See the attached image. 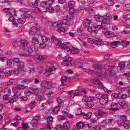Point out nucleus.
Instances as JSON below:
<instances>
[{"label":"nucleus","mask_w":130,"mask_h":130,"mask_svg":"<svg viewBox=\"0 0 130 130\" xmlns=\"http://www.w3.org/2000/svg\"><path fill=\"white\" fill-rule=\"evenodd\" d=\"M70 24L69 22L66 19H63L59 23L57 22L53 23L52 24V26L53 27L57 28V31L60 33L61 34H63L65 31V30L64 27H68Z\"/></svg>","instance_id":"nucleus-1"},{"label":"nucleus","mask_w":130,"mask_h":130,"mask_svg":"<svg viewBox=\"0 0 130 130\" xmlns=\"http://www.w3.org/2000/svg\"><path fill=\"white\" fill-rule=\"evenodd\" d=\"M94 98L93 97H87L86 96H84L82 99L83 103L86 106L91 108L94 106Z\"/></svg>","instance_id":"nucleus-2"},{"label":"nucleus","mask_w":130,"mask_h":130,"mask_svg":"<svg viewBox=\"0 0 130 130\" xmlns=\"http://www.w3.org/2000/svg\"><path fill=\"white\" fill-rule=\"evenodd\" d=\"M115 66H110L107 65H103V66H102L101 65H100L98 64H95L93 66V69H101L102 68L105 69L107 71H106L105 72L107 71L110 74V73L111 72V71L114 68V67Z\"/></svg>","instance_id":"nucleus-3"},{"label":"nucleus","mask_w":130,"mask_h":130,"mask_svg":"<svg viewBox=\"0 0 130 130\" xmlns=\"http://www.w3.org/2000/svg\"><path fill=\"white\" fill-rule=\"evenodd\" d=\"M53 64L52 63L48 62L47 64V68L46 69V71L44 73L43 75L45 77L48 76L51 73V72L54 70Z\"/></svg>","instance_id":"nucleus-4"},{"label":"nucleus","mask_w":130,"mask_h":130,"mask_svg":"<svg viewBox=\"0 0 130 130\" xmlns=\"http://www.w3.org/2000/svg\"><path fill=\"white\" fill-rule=\"evenodd\" d=\"M112 18V17L107 14L103 18L101 24L104 26L105 25L108 24L109 23L110 21Z\"/></svg>","instance_id":"nucleus-5"},{"label":"nucleus","mask_w":130,"mask_h":130,"mask_svg":"<svg viewBox=\"0 0 130 130\" xmlns=\"http://www.w3.org/2000/svg\"><path fill=\"white\" fill-rule=\"evenodd\" d=\"M95 84H96L97 87L98 88L102 89L105 92L107 91V89L103 85L102 83L98 79H95L94 81Z\"/></svg>","instance_id":"nucleus-6"},{"label":"nucleus","mask_w":130,"mask_h":130,"mask_svg":"<svg viewBox=\"0 0 130 130\" xmlns=\"http://www.w3.org/2000/svg\"><path fill=\"white\" fill-rule=\"evenodd\" d=\"M21 63H23V66H24V62L22 61H20L19 59L18 58H15L13 60L12 67L14 68L17 66H20Z\"/></svg>","instance_id":"nucleus-7"},{"label":"nucleus","mask_w":130,"mask_h":130,"mask_svg":"<svg viewBox=\"0 0 130 130\" xmlns=\"http://www.w3.org/2000/svg\"><path fill=\"white\" fill-rule=\"evenodd\" d=\"M108 95L107 94L103 95L100 99L99 102L100 104L103 105L106 104L108 102Z\"/></svg>","instance_id":"nucleus-8"},{"label":"nucleus","mask_w":130,"mask_h":130,"mask_svg":"<svg viewBox=\"0 0 130 130\" xmlns=\"http://www.w3.org/2000/svg\"><path fill=\"white\" fill-rule=\"evenodd\" d=\"M72 61V58L68 56L66 59L63 61L62 62V64L63 66H71L72 65L71 63Z\"/></svg>","instance_id":"nucleus-9"},{"label":"nucleus","mask_w":130,"mask_h":130,"mask_svg":"<svg viewBox=\"0 0 130 130\" xmlns=\"http://www.w3.org/2000/svg\"><path fill=\"white\" fill-rule=\"evenodd\" d=\"M30 16V14L27 13V15L25 16V15H21V18H20L17 20V22L20 25L24 24L26 20L25 18L28 17Z\"/></svg>","instance_id":"nucleus-10"},{"label":"nucleus","mask_w":130,"mask_h":130,"mask_svg":"<svg viewBox=\"0 0 130 130\" xmlns=\"http://www.w3.org/2000/svg\"><path fill=\"white\" fill-rule=\"evenodd\" d=\"M20 64V66H17L18 67L17 69L13 70V72L14 74H18L20 72L24 70L23 68L24 66H23V63H21Z\"/></svg>","instance_id":"nucleus-11"},{"label":"nucleus","mask_w":130,"mask_h":130,"mask_svg":"<svg viewBox=\"0 0 130 130\" xmlns=\"http://www.w3.org/2000/svg\"><path fill=\"white\" fill-rule=\"evenodd\" d=\"M60 80L62 84L63 85H66L69 83V78L66 76H62Z\"/></svg>","instance_id":"nucleus-12"},{"label":"nucleus","mask_w":130,"mask_h":130,"mask_svg":"<svg viewBox=\"0 0 130 130\" xmlns=\"http://www.w3.org/2000/svg\"><path fill=\"white\" fill-rule=\"evenodd\" d=\"M15 96H13L12 98H9L7 95H5L3 96V99L5 100H7L8 101L7 103H9L10 104H12L14 101V98Z\"/></svg>","instance_id":"nucleus-13"},{"label":"nucleus","mask_w":130,"mask_h":130,"mask_svg":"<svg viewBox=\"0 0 130 130\" xmlns=\"http://www.w3.org/2000/svg\"><path fill=\"white\" fill-rule=\"evenodd\" d=\"M93 23L91 22L90 20L86 19H84L83 21V25L84 27L87 28L89 26H91Z\"/></svg>","instance_id":"nucleus-14"},{"label":"nucleus","mask_w":130,"mask_h":130,"mask_svg":"<svg viewBox=\"0 0 130 130\" xmlns=\"http://www.w3.org/2000/svg\"><path fill=\"white\" fill-rule=\"evenodd\" d=\"M89 43L91 44L94 43L96 45H100L102 42L100 39L96 40H94L92 39H89L88 40Z\"/></svg>","instance_id":"nucleus-15"},{"label":"nucleus","mask_w":130,"mask_h":130,"mask_svg":"<svg viewBox=\"0 0 130 130\" xmlns=\"http://www.w3.org/2000/svg\"><path fill=\"white\" fill-rule=\"evenodd\" d=\"M26 51L29 54L25 53H22L19 54V55L24 56H31L30 54H31L33 51V50L30 47H28L26 49Z\"/></svg>","instance_id":"nucleus-16"},{"label":"nucleus","mask_w":130,"mask_h":130,"mask_svg":"<svg viewBox=\"0 0 130 130\" xmlns=\"http://www.w3.org/2000/svg\"><path fill=\"white\" fill-rule=\"evenodd\" d=\"M110 105L111 108L109 109L113 110H117L119 109L120 108L117 104L112 102Z\"/></svg>","instance_id":"nucleus-17"},{"label":"nucleus","mask_w":130,"mask_h":130,"mask_svg":"<svg viewBox=\"0 0 130 130\" xmlns=\"http://www.w3.org/2000/svg\"><path fill=\"white\" fill-rule=\"evenodd\" d=\"M21 45L20 47L22 49H24L28 44L27 41L24 39H21L20 40Z\"/></svg>","instance_id":"nucleus-18"},{"label":"nucleus","mask_w":130,"mask_h":130,"mask_svg":"<svg viewBox=\"0 0 130 130\" xmlns=\"http://www.w3.org/2000/svg\"><path fill=\"white\" fill-rule=\"evenodd\" d=\"M48 5L46 2H43L41 3L40 6L42 8L41 9L42 12H45V10L47 7Z\"/></svg>","instance_id":"nucleus-19"},{"label":"nucleus","mask_w":130,"mask_h":130,"mask_svg":"<svg viewBox=\"0 0 130 130\" xmlns=\"http://www.w3.org/2000/svg\"><path fill=\"white\" fill-rule=\"evenodd\" d=\"M93 122L92 123H90L88 124H86L85 127H88L90 130H97L98 127L95 126L93 124Z\"/></svg>","instance_id":"nucleus-20"},{"label":"nucleus","mask_w":130,"mask_h":130,"mask_svg":"<svg viewBox=\"0 0 130 130\" xmlns=\"http://www.w3.org/2000/svg\"><path fill=\"white\" fill-rule=\"evenodd\" d=\"M105 36L108 38H111L113 37H116L117 36L110 31H107L105 33Z\"/></svg>","instance_id":"nucleus-21"},{"label":"nucleus","mask_w":130,"mask_h":130,"mask_svg":"<svg viewBox=\"0 0 130 130\" xmlns=\"http://www.w3.org/2000/svg\"><path fill=\"white\" fill-rule=\"evenodd\" d=\"M33 79L31 78H29L25 79L24 80L21 81L22 84L25 83L26 84H28L29 83L32 82Z\"/></svg>","instance_id":"nucleus-22"},{"label":"nucleus","mask_w":130,"mask_h":130,"mask_svg":"<svg viewBox=\"0 0 130 130\" xmlns=\"http://www.w3.org/2000/svg\"><path fill=\"white\" fill-rule=\"evenodd\" d=\"M88 28L87 30L88 31L90 32H91L92 33H96V30H95V28H94V27L93 26V24H92L91 26H89L88 27Z\"/></svg>","instance_id":"nucleus-23"},{"label":"nucleus","mask_w":130,"mask_h":130,"mask_svg":"<svg viewBox=\"0 0 130 130\" xmlns=\"http://www.w3.org/2000/svg\"><path fill=\"white\" fill-rule=\"evenodd\" d=\"M107 112L106 111V110L104 108L99 109L98 110V115L99 116H101L103 114H107Z\"/></svg>","instance_id":"nucleus-24"},{"label":"nucleus","mask_w":130,"mask_h":130,"mask_svg":"<svg viewBox=\"0 0 130 130\" xmlns=\"http://www.w3.org/2000/svg\"><path fill=\"white\" fill-rule=\"evenodd\" d=\"M49 83L46 81H44L42 82L41 86L42 88L44 90L45 89L47 88L48 85H49Z\"/></svg>","instance_id":"nucleus-25"},{"label":"nucleus","mask_w":130,"mask_h":130,"mask_svg":"<svg viewBox=\"0 0 130 130\" xmlns=\"http://www.w3.org/2000/svg\"><path fill=\"white\" fill-rule=\"evenodd\" d=\"M120 44V42L118 41H115L111 43L110 45V47L113 48H115L117 46V45Z\"/></svg>","instance_id":"nucleus-26"},{"label":"nucleus","mask_w":130,"mask_h":130,"mask_svg":"<svg viewBox=\"0 0 130 130\" xmlns=\"http://www.w3.org/2000/svg\"><path fill=\"white\" fill-rule=\"evenodd\" d=\"M30 89L32 93L35 94H38L40 91L39 89L37 88L31 87Z\"/></svg>","instance_id":"nucleus-27"},{"label":"nucleus","mask_w":130,"mask_h":130,"mask_svg":"<svg viewBox=\"0 0 130 130\" xmlns=\"http://www.w3.org/2000/svg\"><path fill=\"white\" fill-rule=\"evenodd\" d=\"M86 124H87L84 125V124L83 122H77L76 124V125L77 128L78 129L81 128L83 127H85Z\"/></svg>","instance_id":"nucleus-28"},{"label":"nucleus","mask_w":130,"mask_h":130,"mask_svg":"<svg viewBox=\"0 0 130 130\" xmlns=\"http://www.w3.org/2000/svg\"><path fill=\"white\" fill-rule=\"evenodd\" d=\"M92 115L91 113L89 112L84 115L83 117L84 119L88 120L91 118Z\"/></svg>","instance_id":"nucleus-29"},{"label":"nucleus","mask_w":130,"mask_h":130,"mask_svg":"<svg viewBox=\"0 0 130 130\" xmlns=\"http://www.w3.org/2000/svg\"><path fill=\"white\" fill-rule=\"evenodd\" d=\"M31 41L32 44L33 45L38 44L39 43L38 39L35 37L32 38Z\"/></svg>","instance_id":"nucleus-30"},{"label":"nucleus","mask_w":130,"mask_h":130,"mask_svg":"<svg viewBox=\"0 0 130 130\" xmlns=\"http://www.w3.org/2000/svg\"><path fill=\"white\" fill-rule=\"evenodd\" d=\"M2 51L0 49V60L2 62L4 61V60L6 59L5 58V55H6V54H1L2 53Z\"/></svg>","instance_id":"nucleus-31"},{"label":"nucleus","mask_w":130,"mask_h":130,"mask_svg":"<svg viewBox=\"0 0 130 130\" xmlns=\"http://www.w3.org/2000/svg\"><path fill=\"white\" fill-rule=\"evenodd\" d=\"M94 18L97 22L102 21L103 18L99 15H96L94 16Z\"/></svg>","instance_id":"nucleus-32"},{"label":"nucleus","mask_w":130,"mask_h":130,"mask_svg":"<svg viewBox=\"0 0 130 130\" xmlns=\"http://www.w3.org/2000/svg\"><path fill=\"white\" fill-rule=\"evenodd\" d=\"M60 108V105H59L55 107L53 110V113L55 114L57 113Z\"/></svg>","instance_id":"nucleus-33"},{"label":"nucleus","mask_w":130,"mask_h":130,"mask_svg":"<svg viewBox=\"0 0 130 130\" xmlns=\"http://www.w3.org/2000/svg\"><path fill=\"white\" fill-rule=\"evenodd\" d=\"M36 31V27L34 26L31 27L29 30V33L31 35H34L35 34Z\"/></svg>","instance_id":"nucleus-34"},{"label":"nucleus","mask_w":130,"mask_h":130,"mask_svg":"<svg viewBox=\"0 0 130 130\" xmlns=\"http://www.w3.org/2000/svg\"><path fill=\"white\" fill-rule=\"evenodd\" d=\"M20 10L22 12H24L25 13L23 14L22 15H25V16H27V13H29L30 14V15H31V14H30L29 13H28L29 12V9H27L25 8H21Z\"/></svg>","instance_id":"nucleus-35"},{"label":"nucleus","mask_w":130,"mask_h":130,"mask_svg":"<svg viewBox=\"0 0 130 130\" xmlns=\"http://www.w3.org/2000/svg\"><path fill=\"white\" fill-rule=\"evenodd\" d=\"M63 128L66 130H68L70 127L69 122H64L63 124Z\"/></svg>","instance_id":"nucleus-36"},{"label":"nucleus","mask_w":130,"mask_h":130,"mask_svg":"<svg viewBox=\"0 0 130 130\" xmlns=\"http://www.w3.org/2000/svg\"><path fill=\"white\" fill-rule=\"evenodd\" d=\"M75 6V3L73 1H69L68 3V6L70 8H73Z\"/></svg>","instance_id":"nucleus-37"},{"label":"nucleus","mask_w":130,"mask_h":130,"mask_svg":"<svg viewBox=\"0 0 130 130\" xmlns=\"http://www.w3.org/2000/svg\"><path fill=\"white\" fill-rule=\"evenodd\" d=\"M57 46H59L61 48L64 49L66 48L67 46L66 44L61 43L59 42L58 43Z\"/></svg>","instance_id":"nucleus-38"},{"label":"nucleus","mask_w":130,"mask_h":130,"mask_svg":"<svg viewBox=\"0 0 130 130\" xmlns=\"http://www.w3.org/2000/svg\"><path fill=\"white\" fill-rule=\"evenodd\" d=\"M120 118L121 119L120 121L122 122H125L127 121V117L125 115H123L120 116Z\"/></svg>","instance_id":"nucleus-39"},{"label":"nucleus","mask_w":130,"mask_h":130,"mask_svg":"<svg viewBox=\"0 0 130 130\" xmlns=\"http://www.w3.org/2000/svg\"><path fill=\"white\" fill-rule=\"evenodd\" d=\"M119 104L121 107L124 108H125L127 106V104L125 101L119 102Z\"/></svg>","instance_id":"nucleus-40"},{"label":"nucleus","mask_w":130,"mask_h":130,"mask_svg":"<svg viewBox=\"0 0 130 130\" xmlns=\"http://www.w3.org/2000/svg\"><path fill=\"white\" fill-rule=\"evenodd\" d=\"M77 112L75 114V115L76 116L82 115H83L85 113L84 112H82V110L79 108H78L77 109Z\"/></svg>","instance_id":"nucleus-41"},{"label":"nucleus","mask_w":130,"mask_h":130,"mask_svg":"<svg viewBox=\"0 0 130 130\" xmlns=\"http://www.w3.org/2000/svg\"><path fill=\"white\" fill-rule=\"evenodd\" d=\"M4 12H6L9 14L12 15V13L11 12V10L9 8H4L3 9Z\"/></svg>","instance_id":"nucleus-42"},{"label":"nucleus","mask_w":130,"mask_h":130,"mask_svg":"<svg viewBox=\"0 0 130 130\" xmlns=\"http://www.w3.org/2000/svg\"><path fill=\"white\" fill-rule=\"evenodd\" d=\"M74 92V94H75V96H80L82 95V94L81 93L80 91V89L79 90L77 89Z\"/></svg>","instance_id":"nucleus-43"},{"label":"nucleus","mask_w":130,"mask_h":130,"mask_svg":"<svg viewBox=\"0 0 130 130\" xmlns=\"http://www.w3.org/2000/svg\"><path fill=\"white\" fill-rule=\"evenodd\" d=\"M32 10L34 12H40L41 11L40 9L36 6L32 7Z\"/></svg>","instance_id":"nucleus-44"},{"label":"nucleus","mask_w":130,"mask_h":130,"mask_svg":"<svg viewBox=\"0 0 130 130\" xmlns=\"http://www.w3.org/2000/svg\"><path fill=\"white\" fill-rule=\"evenodd\" d=\"M51 40L53 42H54L56 44H58V40L54 36H52L51 37Z\"/></svg>","instance_id":"nucleus-45"},{"label":"nucleus","mask_w":130,"mask_h":130,"mask_svg":"<svg viewBox=\"0 0 130 130\" xmlns=\"http://www.w3.org/2000/svg\"><path fill=\"white\" fill-rule=\"evenodd\" d=\"M54 9L50 5H48L45 10V11H47L48 12H51L53 11Z\"/></svg>","instance_id":"nucleus-46"},{"label":"nucleus","mask_w":130,"mask_h":130,"mask_svg":"<svg viewBox=\"0 0 130 130\" xmlns=\"http://www.w3.org/2000/svg\"><path fill=\"white\" fill-rule=\"evenodd\" d=\"M79 49L77 48H74L73 47L72 49H71V52L74 54H76L78 53L80 51Z\"/></svg>","instance_id":"nucleus-47"},{"label":"nucleus","mask_w":130,"mask_h":130,"mask_svg":"<svg viewBox=\"0 0 130 130\" xmlns=\"http://www.w3.org/2000/svg\"><path fill=\"white\" fill-rule=\"evenodd\" d=\"M17 88L19 90H22L25 89L26 86L22 85H18L17 86Z\"/></svg>","instance_id":"nucleus-48"},{"label":"nucleus","mask_w":130,"mask_h":130,"mask_svg":"<svg viewBox=\"0 0 130 130\" xmlns=\"http://www.w3.org/2000/svg\"><path fill=\"white\" fill-rule=\"evenodd\" d=\"M44 93L47 95L51 94L52 92V91L48 87L44 89Z\"/></svg>","instance_id":"nucleus-49"},{"label":"nucleus","mask_w":130,"mask_h":130,"mask_svg":"<svg viewBox=\"0 0 130 130\" xmlns=\"http://www.w3.org/2000/svg\"><path fill=\"white\" fill-rule=\"evenodd\" d=\"M66 19L67 20L70 21L73 18V16L71 14L69 13H68L66 16Z\"/></svg>","instance_id":"nucleus-50"},{"label":"nucleus","mask_w":130,"mask_h":130,"mask_svg":"<svg viewBox=\"0 0 130 130\" xmlns=\"http://www.w3.org/2000/svg\"><path fill=\"white\" fill-rule=\"evenodd\" d=\"M123 9L125 11H127L130 10V4L125 5L123 7Z\"/></svg>","instance_id":"nucleus-51"},{"label":"nucleus","mask_w":130,"mask_h":130,"mask_svg":"<svg viewBox=\"0 0 130 130\" xmlns=\"http://www.w3.org/2000/svg\"><path fill=\"white\" fill-rule=\"evenodd\" d=\"M80 91L82 94V95L87 94L88 92V91L84 88H82L81 89H80Z\"/></svg>","instance_id":"nucleus-52"},{"label":"nucleus","mask_w":130,"mask_h":130,"mask_svg":"<svg viewBox=\"0 0 130 130\" xmlns=\"http://www.w3.org/2000/svg\"><path fill=\"white\" fill-rule=\"evenodd\" d=\"M123 127L126 129H127L130 127V122H125L123 124Z\"/></svg>","instance_id":"nucleus-53"},{"label":"nucleus","mask_w":130,"mask_h":130,"mask_svg":"<svg viewBox=\"0 0 130 130\" xmlns=\"http://www.w3.org/2000/svg\"><path fill=\"white\" fill-rule=\"evenodd\" d=\"M44 120H46V122H52L53 120V118L52 116H50L47 118H44Z\"/></svg>","instance_id":"nucleus-54"},{"label":"nucleus","mask_w":130,"mask_h":130,"mask_svg":"<svg viewBox=\"0 0 130 130\" xmlns=\"http://www.w3.org/2000/svg\"><path fill=\"white\" fill-rule=\"evenodd\" d=\"M22 126L24 129L25 130L29 128L28 124L26 123H23L22 124Z\"/></svg>","instance_id":"nucleus-55"},{"label":"nucleus","mask_w":130,"mask_h":130,"mask_svg":"<svg viewBox=\"0 0 130 130\" xmlns=\"http://www.w3.org/2000/svg\"><path fill=\"white\" fill-rule=\"evenodd\" d=\"M127 95L126 94L123 93L121 92L119 95V99H125L127 97Z\"/></svg>","instance_id":"nucleus-56"},{"label":"nucleus","mask_w":130,"mask_h":130,"mask_svg":"<svg viewBox=\"0 0 130 130\" xmlns=\"http://www.w3.org/2000/svg\"><path fill=\"white\" fill-rule=\"evenodd\" d=\"M52 123V122H48L47 124L48 125L47 126L48 128L50 130H58L57 129L56 127V128H53V127H51V126L50 125Z\"/></svg>","instance_id":"nucleus-57"},{"label":"nucleus","mask_w":130,"mask_h":130,"mask_svg":"<svg viewBox=\"0 0 130 130\" xmlns=\"http://www.w3.org/2000/svg\"><path fill=\"white\" fill-rule=\"evenodd\" d=\"M40 121V116H36L34 118L33 120V121H35L36 122H38Z\"/></svg>","instance_id":"nucleus-58"},{"label":"nucleus","mask_w":130,"mask_h":130,"mask_svg":"<svg viewBox=\"0 0 130 130\" xmlns=\"http://www.w3.org/2000/svg\"><path fill=\"white\" fill-rule=\"evenodd\" d=\"M19 43V41L16 40L13 43L12 45L14 47H17L18 46Z\"/></svg>","instance_id":"nucleus-59"},{"label":"nucleus","mask_w":130,"mask_h":130,"mask_svg":"<svg viewBox=\"0 0 130 130\" xmlns=\"http://www.w3.org/2000/svg\"><path fill=\"white\" fill-rule=\"evenodd\" d=\"M90 0H84V3L86 6H88L90 4Z\"/></svg>","instance_id":"nucleus-60"},{"label":"nucleus","mask_w":130,"mask_h":130,"mask_svg":"<svg viewBox=\"0 0 130 130\" xmlns=\"http://www.w3.org/2000/svg\"><path fill=\"white\" fill-rule=\"evenodd\" d=\"M119 67L121 69H123L124 68L125 66V63L123 62H120L119 64Z\"/></svg>","instance_id":"nucleus-61"},{"label":"nucleus","mask_w":130,"mask_h":130,"mask_svg":"<svg viewBox=\"0 0 130 130\" xmlns=\"http://www.w3.org/2000/svg\"><path fill=\"white\" fill-rule=\"evenodd\" d=\"M127 42L125 41H121L120 42V44H121L123 47H125L127 45Z\"/></svg>","instance_id":"nucleus-62"},{"label":"nucleus","mask_w":130,"mask_h":130,"mask_svg":"<svg viewBox=\"0 0 130 130\" xmlns=\"http://www.w3.org/2000/svg\"><path fill=\"white\" fill-rule=\"evenodd\" d=\"M119 94L116 93H114L111 95V97L112 99H115L117 97L119 98Z\"/></svg>","instance_id":"nucleus-63"},{"label":"nucleus","mask_w":130,"mask_h":130,"mask_svg":"<svg viewBox=\"0 0 130 130\" xmlns=\"http://www.w3.org/2000/svg\"><path fill=\"white\" fill-rule=\"evenodd\" d=\"M125 30L123 31L122 32L126 34H128L130 32V28H125Z\"/></svg>","instance_id":"nucleus-64"}]
</instances>
